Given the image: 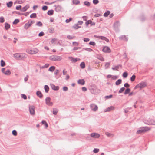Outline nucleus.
Listing matches in <instances>:
<instances>
[{
	"label": "nucleus",
	"instance_id": "nucleus-1",
	"mask_svg": "<svg viewBox=\"0 0 155 155\" xmlns=\"http://www.w3.org/2000/svg\"><path fill=\"white\" fill-rule=\"evenodd\" d=\"M143 122L147 124L155 125V119L154 120L150 118H144Z\"/></svg>",
	"mask_w": 155,
	"mask_h": 155
},
{
	"label": "nucleus",
	"instance_id": "nucleus-2",
	"mask_svg": "<svg viewBox=\"0 0 155 155\" xmlns=\"http://www.w3.org/2000/svg\"><path fill=\"white\" fill-rule=\"evenodd\" d=\"M150 130V128L148 127H144L140 128L139 130L137 131V133L138 134L143 133Z\"/></svg>",
	"mask_w": 155,
	"mask_h": 155
},
{
	"label": "nucleus",
	"instance_id": "nucleus-3",
	"mask_svg": "<svg viewBox=\"0 0 155 155\" xmlns=\"http://www.w3.org/2000/svg\"><path fill=\"white\" fill-rule=\"evenodd\" d=\"M147 85V84L146 82L142 81L141 82L139 83L137 85H136L134 89H136L137 88H140V89L144 88Z\"/></svg>",
	"mask_w": 155,
	"mask_h": 155
},
{
	"label": "nucleus",
	"instance_id": "nucleus-4",
	"mask_svg": "<svg viewBox=\"0 0 155 155\" xmlns=\"http://www.w3.org/2000/svg\"><path fill=\"white\" fill-rule=\"evenodd\" d=\"M49 59L52 61H56L61 60L62 59V58L60 56L52 55L49 57Z\"/></svg>",
	"mask_w": 155,
	"mask_h": 155
},
{
	"label": "nucleus",
	"instance_id": "nucleus-5",
	"mask_svg": "<svg viewBox=\"0 0 155 155\" xmlns=\"http://www.w3.org/2000/svg\"><path fill=\"white\" fill-rule=\"evenodd\" d=\"M14 57L17 60H22L25 58V56L23 55H21L18 53H16L14 54Z\"/></svg>",
	"mask_w": 155,
	"mask_h": 155
},
{
	"label": "nucleus",
	"instance_id": "nucleus-6",
	"mask_svg": "<svg viewBox=\"0 0 155 155\" xmlns=\"http://www.w3.org/2000/svg\"><path fill=\"white\" fill-rule=\"evenodd\" d=\"M102 51L104 53H110L111 52V50L108 46H104L102 50Z\"/></svg>",
	"mask_w": 155,
	"mask_h": 155
},
{
	"label": "nucleus",
	"instance_id": "nucleus-7",
	"mask_svg": "<svg viewBox=\"0 0 155 155\" xmlns=\"http://www.w3.org/2000/svg\"><path fill=\"white\" fill-rule=\"evenodd\" d=\"M35 107L34 106H29V110L31 114L33 115L35 114Z\"/></svg>",
	"mask_w": 155,
	"mask_h": 155
},
{
	"label": "nucleus",
	"instance_id": "nucleus-8",
	"mask_svg": "<svg viewBox=\"0 0 155 155\" xmlns=\"http://www.w3.org/2000/svg\"><path fill=\"white\" fill-rule=\"evenodd\" d=\"M51 99L49 97H48L45 99L46 104L50 106H52L53 104V103L51 102Z\"/></svg>",
	"mask_w": 155,
	"mask_h": 155
},
{
	"label": "nucleus",
	"instance_id": "nucleus-9",
	"mask_svg": "<svg viewBox=\"0 0 155 155\" xmlns=\"http://www.w3.org/2000/svg\"><path fill=\"white\" fill-rule=\"evenodd\" d=\"M90 107L91 110L94 111H96L98 108L97 105L94 104H91L90 105Z\"/></svg>",
	"mask_w": 155,
	"mask_h": 155
},
{
	"label": "nucleus",
	"instance_id": "nucleus-10",
	"mask_svg": "<svg viewBox=\"0 0 155 155\" xmlns=\"http://www.w3.org/2000/svg\"><path fill=\"white\" fill-rule=\"evenodd\" d=\"M54 7H55V10L57 12H59L62 11V7L59 5H55Z\"/></svg>",
	"mask_w": 155,
	"mask_h": 155
},
{
	"label": "nucleus",
	"instance_id": "nucleus-11",
	"mask_svg": "<svg viewBox=\"0 0 155 155\" xmlns=\"http://www.w3.org/2000/svg\"><path fill=\"white\" fill-rule=\"evenodd\" d=\"M94 37H98L100 39H101V40H104L106 41L107 42H108L109 41V40L106 37L101 36H97L96 35H94Z\"/></svg>",
	"mask_w": 155,
	"mask_h": 155
},
{
	"label": "nucleus",
	"instance_id": "nucleus-12",
	"mask_svg": "<svg viewBox=\"0 0 155 155\" xmlns=\"http://www.w3.org/2000/svg\"><path fill=\"white\" fill-rule=\"evenodd\" d=\"M50 86L51 88L55 91H58L59 89V87L58 86H56L53 84H50Z\"/></svg>",
	"mask_w": 155,
	"mask_h": 155
},
{
	"label": "nucleus",
	"instance_id": "nucleus-13",
	"mask_svg": "<svg viewBox=\"0 0 155 155\" xmlns=\"http://www.w3.org/2000/svg\"><path fill=\"white\" fill-rule=\"evenodd\" d=\"M91 137L94 138H98L100 137V135L96 133H91L90 134Z\"/></svg>",
	"mask_w": 155,
	"mask_h": 155
},
{
	"label": "nucleus",
	"instance_id": "nucleus-14",
	"mask_svg": "<svg viewBox=\"0 0 155 155\" xmlns=\"http://www.w3.org/2000/svg\"><path fill=\"white\" fill-rule=\"evenodd\" d=\"M119 38L120 40H123L126 41H127L128 40V38L126 37V36L125 35L120 36L119 37Z\"/></svg>",
	"mask_w": 155,
	"mask_h": 155
},
{
	"label": "nucleus",
	"instance_id": "nucleus-15",
	"mask_svg": "<svg viewBox=\"0 0 155 155\" xmlns=\"http://www.w3.org/2000/svg\"><path fill=\"white\" fill-rule=\"evenodd\" d=\"M38 52V50L37 49H35L31 50L29 52V53L31 54H34L37 53Z\"/></svg>",
	"mask_w": 155,
	"mask_h": 155
},
{
	"label": "nucleus",
	"instance_id": "nucleus-16",
	"mask_svg": "<svg viewBox=\"0 0 155 155\" xmlns=\"http://www.w3.org/2000/svg\"><path fill=\"white\" fill-rule=\"evenodd\" d=\"M78 84L81 85H83L85 83V81L84 79H79L78 81Z\"/></svg>",
	"mask_w": 155,
	"mask_h": 155
},
{
	"label": "nucleus",
	"instance_id": "nucleus-17",
	"mask_svg": "<svg viewBox=\"0 0 155 155\" xmlns=\"http://www.w3.org/2000/svg\"><path fill=\"white\" fill-rule=\"evenodd\" d=\"M36 94L37 96L39 97L40 98H42L43 95L41 91H37L36 92Z\"/></svg>",
	"mask_w": 155,
	"mask_h": 155
},
{
	"label": "nucleus",
	"instance_id": "nucleus-18",
	"mask_svg": "<svg viewBox=\"0 0 155 155\" xmlns=\"http://www.w3.org/2000/svg\"><path fill=\"white\" fill-rule=\"evenodd\" d=\"M114 109V107L113 106H110L104 110V112H109L111 111V110H113Z\"/></svg>",
	"mask_w": 155,
	"mask_h": 155
},
{
	"label": "nucleus",
	"instance_id": "nucleus-19",
	"mask_svg": "<svg viewBox=\"0 0 155 155\" xmlns=\"http://www.w3.org/2000/svg\"><path fill=\"white\" fill-rule=\"evenodd\" d=\"M29 5L27 4L26 5L25 7H23L22 8L21 11L23 12L26 11L29 8Z\"/></svg>",
	"mask_w": 155,
	"mask_h": 155
},
{
	"label": "nucleus",
	"instance_id": "nucleus-20",
	"mask_svg": "<svg viewBox=\"0 0 155 155\" xmlns=\"http://www.w3.org/2000/svg\"><path fill=\"white\" fill-rule=\"evenodd\" d=\"M31 25L29 24V22L28 21L27 23H26L24 26V28L26 30L28 29Z\"/></svg>",
	"mask_w": 155,
	"mask_h": 155
},
{
	"label": "nucleus",
	"instance_id": "nucleus-21",
	"mask_svg": "<svg viewBox=\"0 0 155 155\" xmlns=\"http://www.w3.org/2000/svg\"><path fill=\"white\" fill-rule=\"evenodd\" d=\"M70 59H71V61L72 62H74V63H75V62L77 61H78V60H79V58H74L72 57H71Z\"/></svg>",
	"mask_w": 155,
	"mask_h": 155
},
{
	"label": "nucleus",
	"instance_id": "nucleus-22",
	"mask_svg": "<svg viewBox=\"0 0 155 155\" xmlns=\"http://www.w3.org/2000/svg\"><path fill=\"white\" fill-rule=\"evenodd\" d=\"M10 28V25L7 22L5 23V28L6 30H8Z\"/></svg>",
	"mask_w": 155,
	"mask_h": 155
},
{
	"label": "nucleus",
	"instance_id": "nucleus-23",
	"mask_svg": "<svg viewBox=\"0 0 155 155\" xmlns=\"http://www.w3.org/2000/svg\"><path fill=\"white\" fill-rule=\"evenodd\" d=\"M13 2L12 1H10L6 3V5L7 7L8 8L11 7L13 5Z\"/></svg>",
	"mask_w": 155,
	"mask_h": 155
},
{
	"label": "nucleus",
	"instance_id": "nucleus-24",
	"mask_svg": "<svg viewBox=\"0 0 155 155\" xmlns=\"http://www.w3.org/2000/svg\"><path fill=\"white\" fill-rule=\"evenodd\" d=\"M54 10L53 9L49 10L48 11L47 14L49 15H52L54 14Z\"/></svg>",
	"mask_w": 155,
	"mask_h": 155
},
{
	"label": "nucleus",
	"instance_id": "nucleus-25",
	"mask_svg": "<svg viewBox=\"0 0 155 155\" xmlns=\"http://www.w3.org/2000/svg\"><path fill=\"white\" fill-rule=\"evenodd\" d=\"M120 67H121L122 65L121 64H119L117 66H115L114 68L112 67V69L113 70H117Z\"/></svg>",
	"mask_w": 155,
	"mask_h": 155
},
{
	"label": "nucleus",
	"instance_id": "nucleus-26",
	"mask_svg": "<svg viewBox=\"0 0 155 155\" xmlns=\"http://www.w3.org/2000/svg\"><path fill=\"white\" fill-rule=\"evenodd\" d=\"M55 67L54 66H52L49 68L48 71L52 72L55 70Z\"/></svg>",
	"mask_w": 155,
	"mask_h": 155
},
{
	"label": "nucleus",
	"instance_id": "nucleus-27",
	"mask_svg": "<svg viewBox=\"0 0 155 155\" xmlns=\"http://www.w3.org/2000/svg\"><path fill=\"white\" fill-rule=\"evenodd\" d=\"M122 80L121 79H118L116 82H115V85H118L122 83Z\"/></svg>",
	"mask_w": 155,
	"mask_h": 155
},
{
	"label": "nucleus",
	"instance_id": "nucleus-28",
	"mask_svg": "<svg viewBox=\"0 0 155 155\" xmlns=\"http://www.w3.org/2000/svg\"><path fill=\"white\" fill-rule=\"evenodd\" d=\"M44 89L45 90V92L46 93H48L49 91V87L47 85H45L44 86Z\"/></svg>",
	"mask_w": 155,
	"mask_h": 155
},
{
	"label": "nucleus",
	"instance_id": "nucleus-29",
	"mask_svg": "<svg viewBox=\"0 0 155 155\" xmlns=\"http://www.w3.org/2000/svg\"><path fill=\"white\" fill-rule=\"evenodd\" d=\"M72 2L74 4L77 5L80 3V2L79 0H73Z\"/></svg>",
	"mask_w": 155,
	"mask_h": 155
},
{
	"label": "nucleus",
	"instance_id": "nucleus-30",
	"mask_svg": "<svg viewBox=\"0 0 155 155\" xmlns=\"http://www.w3.org/2000/svg\"><path fill=\"white\" fill-rule=\"evenodd\" d=\"M110 12L109 11H107L104 14V16L105 17H107L109 15Z\"/></svg>",
	"mask_w": 155,
	"mask_h": 155
},
{
	"label": "nucleus",
	"instance_id": "nucleus-31",
	"mask_svg": "<svg viewBox=\"0 0 155 155\" xmlns=\"http://www.w3.org/2000/svg\"><path fill=\"white\" fill-rule=\"evenodd\" d=\"M58 111V109L56 108H54L53 109V113L54 115H56Z\"/></svg>",
	"mask_w": 155,
	"mask_h": 155
},
{
	"label": "nucleus",
	"instance_id": "nucleus-32",
	"mask_svg": "<svg viewBox=\"0 0 155 155\" xmlns=\"http://www.w3.org/2000/svg\"><path fill=\"white\" fill-rule=\"evenodd\" d=\"M81 68L82 69H84L85 67V64L84 62H81L80 64Z\"/></svg>",
	"mask_w": 155,
	"mask_h": 155
},
{
	"label": "nucleus",
	"instance_id": "nucleus-33",
	"mask_svg": "<svg viewBox=\"0 0 155 155\" xmlns=\"http://www.w3.org/2000/svg\"><path fill=\"white\" fill-rule=\"evenodd\" d=\"M42 25L43 24L40 21H38L35 24L36 26H38L39 27L42 26Z\"/></svg>",
	"mask_w": 155,
	"mask_h": 155
},
{
	"label": "nucleus",
	"instance_id": "nucleus-34",
	"mask_svg": "<svg viewBox=\"0 0 155 155\" xmlns=\"http://www.w3.org/2000/svg\"><path fill=\"white\" fill-rule=\"evenodd\" d=\"M5 63L3 60H1L0 61V65L1 67H3L5 66Z\"/></svg>",
	"mask_w": 155,
	"mask_h": 155
},
{
	"label": "nucleus",
	"instance_id": "nucleus-35",
	"mask_svg": "<svg viewBox=\"0 0 155 155\" xmlns=\"http://www.w3.org/2000/svg\"><path fill=\"white\" fill-rule=\"evenodd\" d=\"M120 25V23L118 21H116L114 24V26L115 27H117Z\"/></svg>",
	"mask_w": 155,
	"mask_h": 155
},
{
	"label": "nucleus",
	"instance_id": "nucleus-36",
	"mask_svg": "<svg viewBox=\"0 0 155 155\" xmlns=\"http://www.w3.org/2000/svg\"><path fill=\"white\" fill-rule=\"evenodd\" d=\"M130 91V89L129 88H127L124 92V94L125 95H126L128 93H129Z\"/></svg>",
	"mask_w": 155,
	"mask_h": 155
},
{
	"label": "nucleus",
	"instance_id": "nucleus-37",
	"mask_svg": "<svg viewBox=\"0 0 155 155\" xmlns=\"http://www.w3.org/2000/svg\"><path fill=\"white\" fill-rule=\"evenodd\" d=\"M135 78H136V76L135 75L133 74V75H132L131 77L130 78V80L132 82H133L135 81Z\"/></svg>",
	"mask_w": 155,
	"mask_h": 155
},
{
	"label": "nucleus",
	"instance_id": "nucleus-38",
	"mask_svg": "<svg viewBox=\"0 0 155 155\" xmlns=\"http://www.w3.org/2000/svg\"><path fill=\"white\" fill-rule=\"evenodd\" d=\"M20 20L18 19H15L13 22V24L14 25L17 24L19 22Z\"/></svg>",
	"mask_w": 155,
	"mask_h": 155
},
{
	"label": "nucleus",
	"instance_id": "nucleus-39",
	"mask_svg": "<svg viewBox=\"0 0 155 155\" xmlns=\"http://www.w3.org/2000/svg\"><path fill=\"white\" fill-rule=\"evenodd\" d=\"M105 134L109 137H113L114 136V135L112 134H111L110 133L108 132H106L105 133Z\"/></svg>",
	"mask_w": 155,
	"mask_h": 155
},
{
	"label": "nucleus",
	"instance_id": "nucleus-40",
	"mask_svg": "<svg viewBox=\"0 0 155 155\" xmlns=\"http://www.w3.org/2000/svg\"><path fill=\"white\" fill-rule=\"evenodd\" d=\"M11 74V72L8 69L6 70L4 73V74L6 75H9Z\"/></svg>",
	"mask_w": 155,
	"mask_h": 155
},
{
	"label": "nucleus",
	"instance_id": "nucleus-41",
	"mask_svg": "<svg viewBox=\"0 0 155 155\" xmlns=\"http://www.w3.org/2000/svg\"><path fill=\"white\" fill-rule=\"evenodd\" d=\"M84 5L86 6L87 7H88L90 5V3L88 1H84Z\"/></svg>",
	"mask_w": 155,
	"mask_h": 155
},
{
	"label": "nucleus",
	"instance_id": "nucleus-42",
	"mask_svg": "<svg viewBox=\"0 0 155 155\" xmlns=\"http://www.w3.org/2000/svg\"><path fill=\"white\" fill-rule=\"evenodd\" d=\"M41 123L42 124L45 125L46 128H47L48 127V124L45 120H42L41 121Z\"/></svg>",
	"mask_w": 155,
	"mask_h": 155
},
{
	"label": "nucleus",
	"instance_id": "nucleus-43",
	"mask_svg": "<svg viewBox=\"0 0 155 155\" xmlns=\"http://www.w3.org/2000/svg\"><path fill=\"white\" fill-rule=\"evenodd\" d=\"M128 75V74L127 72H124L122 74L123 77L124 78H126Z\"/></svg>",
	"mask_w": 155,
	"mask_h": 155
},
{
	"label": "nucleus",
	"instance_id": "nucleus-44",
	"mask_svg": "<svg viewBox=\"0 0 155 155\" xmlns=\"http://www.w3.org/2000/svg\"><path fill=\"white\" fill-rule=\"evenodd\" d=\"M37 17V14L36 13H33L30 16L31 18H36Z\"/></svg>",
	"mask_w": 155,
	"mask_h": 155
},
{
	"label": "nucleus",
	"instance_id": "nucleus-45",
	"mask_svg": "<svg viewBox=\"0 0 155 155\" xmlns=\"http://www.w3.org/2000/svg\"><path fill=\"white\" fill-rule=\"evenodd\" d=\"M90 91L91 93L93 94H96V89L93 88H92L90 89Z\"/></svg>",
	"mask_w": 155,
	"mask_h": 155
},
{
	"label": "nucleus",
	"instance_id": "nucleus-46",
	"mask_svg": "<svg viewBox=\"0 0 155 155\" xmlns=\"http://www.w3.org/2000/svg\"><path fill=\"white\" fill-rule=\"evenodd\" d=\"M125 88L124 87H121L118 93L119 94H120L122 93L123 91L125 90Z\"/></svg>",
	"mask_w": 155,
	"mask_h": 155
},
{
	"label": "nucleus",
	"instance_id": "nucleus-47",
	"mask_svg": "<svg viewBox=\"0 0 155 155\" xmlns=\"http://www.w3.org/2000/svg\"><path fill=\"white\" fill-rule=\"evenodd\" d=\"M4 18L3 16H1L0 17V22L3 23L5 21Z\"/></svg>",
	"mask_w": 155,
	"mask_h": 155
},
{
	"label": "nucleus",
	"instance_id": "nucleus-48",
	"mask_svg": "<svg viewBox=\"0 0 155 155\" xmlns=\"http://www.w3.org/2000/svg\"><path fill=\"white\" fill-rule=\"evenodd\" d=\"M140 20L142 21H144L145 19V17L143 15H142L140 16Z\"/></svg>",
	"mask_w": 155,
	"mask_h": 155
},
{
	"label": "nucleus",
	"instance_id": "nucleus-49",
	"mask_svg": "<svg viewBox=\"0 0 155 155\" xmlns=\"http://www.w3.org/2000/svg\"><path fill=\"white\" fill-rule=\"evenodd\" d=\"M83 50H84L89 52H91L93 51V50L90 48H83Z\"/></svg>",
	"mask_w": 155,
	"mask_h": 155
},
{
	"label": "nucleus",
	"instance_id": "nucleus-50",
	"mask_svg": "<svg viewBox=\"0 0 155 155\" xmlns=\"http://www.w3.org/2000/svg\"><path fill=\"white\" fill-rule=\"evenodd\" d=\"M110 64V62H106L105 65V69H107L108 68Z\"/></svg>",
	"mask_w": 155,
	"mask_h": 155
},
{
	"label": "nucleus",
	"instance_id": "nucleus-51",
	"mask_svg": "<svg viewBox=\"0 0 155 155\" xmlns=\"http://www.w3.org/2000/svg\"><path fill=\"white\" fill-rule=\"evenodd\" d=\"M49 32L50 33H53L54 32V29L51 28H49Z\"/></svg>",
	"mask_w": 155,
	"mask_h": 155
},
{
	"label": "nucleus",
	"instance_id": "nucleus-52",
	"mask_svg": "<svg viewBox=\"0 0 155 155\" xmlns=\"http://www.w3.org/2000/svg\"><path fill=\"white\" fill-rule=\"evenodd\" d=\"M81 48V47H75L73 48L72 51H76L78 49H80Z\"/></svg>",
	"mask_w": 155,
	"mask_h": 155
},
{
	"label": "nucleus",
	"instance_id": "nucleus-53",
	"mask_svg": "<svg viewBox=\"0 0 155 155\" xmlns=\"http://www.w3.org/2000/svg\"><path fill=\"white\" fill-rule=\"evenodd\" d=\"M97 58L98 59H99L101 61H104V59L102 57L100 56L99 57V56H97Z\"/></svg>",
	"mask_w": 155,
	"mask_h": 155
},
{
	"label": "nucleus",
	"instance_id": "nucleus-54",
	"mask_svg": "<svg viewBox=\"0 0 155 155\" xmlns=\"http://www.w3.org/2000/svg\"><path fill=\"white\" fill-rule=\"evenodd\" d=\"M91 23V21L90 20H87L86 22H85V24L86 25V26H88V25Z\"/></svg>",
	"mask_w": 155,
	"mask_h": 155
},
{
	"label": "nucleus",
	"instance_id": "nucleus-55",
	"mask_svg": "<svg viewBox=\"0 0 155 155\" xmlns=\"http://www.w3.org/2000/svg\"><path fill=\"white\" fill-rule=\"evenodd\" d=\"M12 134L14 136H16L17 134V131L16 130H13L12 131Z\"/></svg>",
	"mask_w": 155,
	"mask_h": 155
},
{
	"label": "nucleus",
	"instance_id": "nucleus-56",
	"mask_svg": "<svg viewBox=\"0 0 155 155\" xmlns=\"http://www.w3.org/2000/svg\"><path fill=\"white\" fill-rule=\"evenodd\" d=\"M48 6L46 5H44L42 7V9L43 11H45L48 9Z\"/></svg>",
	"mask_w": 155,
	"mask_h": 155
},
{
	"label": "nucleus",
	"instance_id": "nucleus-57",
	"mask_svg": "<svg viewBox=\"0 0 155 155\" xmlns=\"http://www.w3.org/2000/svg\"><path fill=\"white\" fill-rule=\"evenodd\" d=\"M21 97L22 98L25 100L26 99H27L26 96L24 94H22L21 95Z\"/></svg>",
	"mask_w": 155,
	"mask_h": 155
},
{
	"label": "nucleus",
	"instance_id": "nucleus-58",
	"mask_svg": "<svg viewBox=\"0 0 155 155\" xmlns=\"http://www.w3.org/2000/svg\"><path fill=\"white\" fill-rule=\"evenodd\" d=\"M99 151V149L98 148H94L93 150V152L95 153H97Z\"/></svg>",
	"mask_w": 155,
	"mask_h": 155
},
{
	"label": "nucleus",
	"instance_id": "nucleus-59",
	"mask_svg": "<svg viewBox=\"0 0 155 155\" xmlns=\"http://www.w3.org/2000/svg\"><path fill=\"white\" fill-rule=\"evenodd\" d=\"M74 37L73 36H71L70 35H68L67 36V38L69 39H72L74 38Z\"/></svg>",
	"mask_w": 155,
	"mask_h": 155
},
{
	"label": "nucleus",
	"instance_id": "nucleus-60",
	"mask_svg": "<svg viewBox=\"0 0 155 155\" xmlns=\"http://www.w3.org/2000/svg\"><path fill=\"white\" fill-rule=\"evenodd\" d=\"M99 2L98 0H93V3L94 5H97Z\"/></svg>",
	"mask_w": 155,
	"mask_h": 155
},
{
	"label": "nucleus",
	"instance_id": "nucleus-61",
	"mask_svg": "<svg viewBox=\"0 0 155 155\" xmlns=\"http://www.w3.org/2000/svg\"><path fill=\"white\" fill-rule=\"evenodd\" d=\"M78 23L75 24L74 25L72 26V28L75 29H77V28L78 27Z\"/></svg>",
	"mask_w": 155,
	"mask_h": 155
},
{
	"label": "nucleus",
	"instance_id": "nucleus-62",
	"mask_svg": "<svg viewBox=\"0 0 155 155\" xmlns=\"http://www.w3.org/2000/svg\"><path fill=\"white\" fill-rule=\"evenodd\" d=\"M72 18H70L69 19H66L65 21V22L67 23L71 21H72Z\"/></svg>",
	"mask_w": 155,
	"mask_h": 155
},
{
	"label": "nucleus",
	"instance_id": "nucleus-63",
	"mask_svg": "<svg viewBox=\"0 0 155 155\" xmlns=\"http://www.w3.org/2000/svg\"><path fill=\"white\" fill-rule=\"evenodd\" d=\"M44 35V33L43 31H41L40 32L38 35L39 37H41Z\"/></svg>",
	"mask_w": 155,
	"mask_h": 155
},
{
	"label": "nucleus",
	"instance_id": "nucleus-64",
	"mask_svg": "<svg viewBox=\"0 0 155 155\" xmlns=\"http://www.w3.org/2000/svg\"><path fill=\"white\" fill-rule=\"evenodd\" d=\"M57 39L56 38H54L51 39V43L52 44H54L55 42Z\"/></svg>",
	"mask_w": 155,
	"mask_h": 155
}]
</instances>
